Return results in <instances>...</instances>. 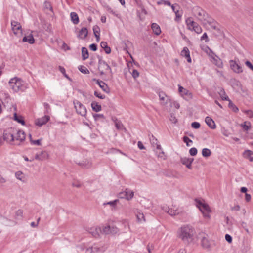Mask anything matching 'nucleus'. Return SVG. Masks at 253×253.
Masks as SVG:
<instances>
[{"label":"nucleus","mask_w":253,"mask_h":253,"mask_svg":"<svg viewBox=\"0 0 253 253\" xmlns=\"http://www.w3.org/2000/svg\"><path fill=\"white\" fill-rule=\"evenodd\" d=\"M195 233V229L192 226L185 225L178 229L177 234L178 238L185 244L189 245L193 241Z\"/></svg>","instance_id":"obj_1"},{"label":"nucleus","mask_w":253,"mask_h":253,"mask_svg":"<svg viewBox=\"0 0 253 253\" xmlns=\"http://www.w3.org/2000/svg\"><path fill=\"white\" fill-rule=\"evenodd\" d=\"M192 12L194 16L203 24H211L212 19L210 17L208 14L199 7H195L193 8Z\"/></svg>","instance_id":"obj_2"},{"label":"nucleus","mask_w":253,"mask_h":253,"mask_svg":"<svg viewBox=\"0 0 253 253\" xmlns=\"http://www.w3.org/2000/svg\"><path fill=\"white\" fill-rule=\"evenodd\" d=\"M10 88L14 92L23 91L27 88V84L20 79L15 77L9 82Z\"/></svg>","instance_id":"obj_3"},{"label":"nucleus","mask_w":253,"mask_h":253,"mask_svg":"<svg viewBox=\"0 0 253 253\" xmlns=\"http://www.w3.org/2000/svg\"><path fill=\"white\" fill-rule=\"evenodd\" d=\"M197 206L202 213L204 217L209 220L211 218L210 213L211 212V210L209 206L200 201L197 202Z\"/></svg>","instance_id":"obj_4"},{"label":"nucleus","mask_w":253,"mask_h":253,"mask_svg":"<svg viewBox=\"0 0 253 253\" xmlns=\"http://www.w3.org/2000/svg\"><path fill=\"white\" fill-rule=\"evenodd\" d=\"M187 28L191 31H194L196 33L200 34L202 29L200 25L196 22L192 20L191 17H189L186 20Z\"/></svg>","instance_id":"obj_5"},{"label":"nucleus","mask_w":253,"mask_h":253,"mask_svg":"<svg viewBox=\"0 0 253 253\" xmlns=\"http://www.w3.org/2000/svg\"><path fill=\"white\" fill-rule=\"evenodd\" d=\"M187 28L191 31H194L196 33L200 34L202 29L200 25L196 22L192 20L191 17H189L186 20Z\"/></svg>","instance_id":"obj_6"},{"label":"nucleus","mask_w":253,"mask_h":253,"mask_svg":"<svg viewBox=\"0 0 253 253\" xmlns=\"http://www.w3.org/2000/svg\"><path fill=\"white\" fill-rule=\"evenodd\" d=\"M26 135L22 130L16 131L14 132V140L12 145H19L25 139Z\"/></svg>","instance_id":"obj_7"},{"label":"nucleus","mask_w":253,"mask_h":253,"mask_svg":"<svg viewBox=\"0 0 253 253\" xmlns=\"http://www.w3.org/2000/svg\"><path fill=\"white\" fill-rule=\"evenodd\" d=\"M98 68L101 75L108 73L112 74V70L110 67L104 61L101 59L99 60Z\"/></svg>","instance_id":"obj_8"},{"label":"nucleus","mask_w":253,"mask_h":253,"mask_svg":"<svg viewBox=\"0 0 253 253\" xmlns=\"http://www.w3.org/2000/svg\"><path fill=\"white\" fill-rule=\"evenodd\" d=\"M73 103L76 112L80 115L85 117L87 113L86 107L78 100L74 101Z\"/></svg>","instance_id":"obj_9"},{"label":"nucleus","mask_w":253,"mask_h":253,"mask_svg":"<svg viewBox=\"0 0 253 253\" xmlns=\"http://www.w3.org/2000/svg\"><path fill=\"white\" fill-rule=\"evenodd\" d=\"M198 238L201 240V246L206 249L210 247L211 243L208 239V236L205 233L202 232L199 234Z\"/></svg>","instance_id":"obj_10"},{"label":"nucleus","mask_w":253,"mask_h":253,"mask_svg":"<svg viewBox=\"0 0 253 253\" xmlns=\"http://www.w3.org/2000/svg\"><path fill=\"white\" fill-rule=\"evenodd\" d=\"M178 91L181 94V95L185 99L189 100L192 98V93L180 85H178Z\"/></svg>","instance_id":"obj_11"},{"label":"nucleus","mask_w":253,"mask_h":253,"mask_svg":"<svg viewBox=\"0 0 253 253\" xmlns=\"http://www.w3.org/2000/svg\"><path fill=\"white\" fill-rule=\"evenodd\" d=\"M14 130L11 129L5 131L3 134V139L12 145L14 140Z\"/></svg>","instance_id":"obj_12"},{"label":"nucleus","mask_w":253,"mask_h":253,"mask_svg":"<svg viewBox=\"0 0 253 253\" xmlns=\"http://www.w3.org/2000/svg\"><path fill=\"white\" fill-rule=\"evenodd\" d=\"M12 30L15 35H20L22 33V27L20 24L15 21L11 22Z\"/></svg>","instance_id":"obj_13"},{"label":"nucleus","mask_w":253,"mask_h":253,"mask_svg":"<svg viewBox=\"0 0 253 253\" xmlns=\"http://www.w3.org/2000/svg\"><path fill=\"white\" fill-rule=\"evenodd\" d=\"M230 67L233 71L236 73H241L243 72L242 67L238 64L235 61L231 60L230 61Z\"/></svg>","instance_id":"obj_14"},{"label":"nucleus","mask_w":253,"mask_h":253,"mask_svg":"<svg viewBox=\"0 0 253 253\" xmlns=\"http://www.w3.org/2000/svg\"><path fill=\"white\" fill-rule=\"evenodd\" d=\"M193 161L194 159L192 158L183 157L181 158L180 159L181 163L183 165H185L187 168L190 169H192L191 164L193 163Z\"/></svg>","instance_id":"obj_15"},{"label":"nucleus","mask_w":253,"mask_h":253,"mask_svg":"<svg viewBox=\"0 0 253 253\" xmlns=\"http://www.w3.org/2000/svg\"><path fill=\"white\" fill-rule=\"evenodd\" d=\"M49 157L48 153L45 151H42L40 153L36 154L35 159L39 161H44Z\"/></svg>","instance_id":"obj_16"},{"label":"nucleus","mask_w":253,"mask_h":253,"mask_svg":"<svg viewBox=\"0 0 253 253\" xmlns=\"http://www.w3.org/2000/svg\"><path fill=\"white\" fill-rule=\"evenodd\" d=\"M93 81H95L96 84L99 85L100 87L106 93H109L110 89L108 85L103 81H99V80H96L95 79H93Z\"/></svg>","instance_id":"obj_17"},{"label":"nucleus","mask_w":253,"mask_h":253,"mask_svg":"<svg viewBox=\"0 0 253 253\" xmlns=\"http://www.w3.org/2000/svg\"><path fill=\"white\" fill-rule=\"evenodd\" d=\"M49 120V116H44L41 118L37 119L35 121V124L37 126H42L45 124Z\"/></svg>","instance_id":"obj_18"},{"label":"nucleus","mask_w":253,"mask_h":253,"mask_svg":"<svg viewBox=\"0 0 253 253\" xmlns=\"http://www.w3.org/2000/svg\"><path fill=\"white\" fill-rule=\"evenodd\" d=\"M211 57L212 58L213 61V63L217 66L219 68H222L223 67V63L220 58H219L216 55H215L214 53H212V55H211Z\"/></svg>","instance_id":"obj_19"},{"label":"nucleus","mask_w":253,"mask_h":253,"mask_svg":"<svg viewBox=\"0 0 253 253\" xmlns=\"http://www.w3.org/2000/svg\"><path fill=\"white\" fill-rule=\"evenodd\" d=\"M181 55L185 57L187 59L188 62H191V59L190 56V52L188 48L187 47H184L183 50L181 52Z\"/></svg>","instance_id":"obj_20"},{"label":"nucleus","mask_w":253,"mask_h":253,"mask_svg":"<svg viewBox=\"0 0 253 253\" xmlns=\"http://www.w3.org/2000/svg\"><path fill=\"white\" fill-rule=\"evenodd\" d=\"M159 96L160 100L163 101L162 102L163 105H166L168 103L169 101H170V99L169 98V97L168 96L165 92L161 91L159 93Z\"/></svg>","instance_id":"obj_21"},{"label":"nucleus","mask_w":253,"mask_h":253,"mask_svg":"<svg viewBox=\"0 0 253 253\" xmlns=\"http://www.w3.org/2000/svg\"><path fill=\"white\" fill-rule=\"evenodd\" d=\"M88 34V31L86 28L84 27L82 28L80 31H79V33L78 35H77L78 38L81 39H84L86 38Z\"/></svg>","instance_id":"obj_22"},{"label":"nucleus","mask_w":253,"mask_h":253,"mask_svg":"<svg viewBox=\"0 0 253 253\" xmlns=\"http://www.w3.org/2000/svg\"><path fill=\"white\" fill-rule=\"evenodd\" d=\"M205 122L211 128L215 129L216 128L215 124L211 117H206L205 118Z\"/></svg>","instance_id":"obj_23"},{"label":"nucleus","mask_w":253,"mask_h":253,"mask_svg":"<svg viewBox=\"0 0 253 253\" xmlns=\"http://www.w3.org/2000/svg\"><path fill=\"white\" fill-rule=\"evenodd\" d=\"M149 139L151 144L153 147L156 146L157 150H161V146L158 144V140L153 135L150 137Z\"/></svg>","instance_id":"obj_24"},{"label":"nucleus","mask_w":253,"mask_h":253,"mask_svg":"<svg viewBox=\"0 0 253 253\" xmlns=\"http://www.w3.org/2000/svg\"><path fill=\"white\" fill-rule=\"evenodd\" d=\"M22 41L23 42H27L30 44H33L35 42V40L32 34H30L27 36L23 37Z\"/></svg>","instance_id":"obj_25"},{"label":"nucleus","mask_w":253,"mask_h":253,"mask_svg":"<svg viewBox=\"0 0 253 253\" xmlns=\"http://www.w3.org/2000/svg\"><path fill=\"white\" fill-rule=\"evenodd\" d=\"M243 156L245 158L249 159L251 162L253 161V152L251 150H246L244 153Z\"/></svg>","instance_id":"obj_26"},{"label":"nucleus","mask_w":253,"mask_h":253,"mask_svg":"<svg viewBox=\"0 0 253 253\" xmlns=\"http://www.w3.org/2000/svg\"><path fill=\"white\" fill-rule=\"evenodd\" d=\"M101 232V228L99 227L92 228L89 231V233L94 237L99 236V232Z\"/></svg>","instance_id":"obj_27"},{"label":"nucleus","mask_w":253,"mask_h":253,"mask_svg":"<svg viewBox=\"0 0 253 253\" xmlns=\"http://www.w3.org/2000/svg\"><path fill=\"white\" fill-rule=\"evenodd\" d=\"M151 28L153 32L157 35H159L161 33V29L160 26L156 23H153L151 25Z\"/></svg>","instance_id":"obj_28"},{"label":"nucleus","mask_w":253,"mask_h":253,"mask_svg":"<svg viewBox=\"0 0 253 253\" xmlns=\"http://www.w3.org/2000/svg\"><path fill=\"white\" fill-rule=\"evenodd\" d=\"M168 213L171 216H174L179 213V210L177 208H176L175 206H173V208H169V211H168Z\"/></svg>","instance_id":"obj_29"},{"label":"nucleus","mask_w":253,"mask_h":253,"mask_svg":"<svg viewBox=\"0 0 253 253\" xmlns=\"http://www.w3.org/2000/svg\"><path fill=\"white\" fill-rule=\"evenodd\" d=\"M101 47L104 49L105 52L107 54L111 53V50L110 47L108 46L107 43L105 42H102L100 43Z\"/></svg>","instance_id":"obj_30"},{"label":"nucleus","mask_w":253,"mask_h":253,"mask_svg":"<svg viewBox=\"0 0 253 253\" xmlns=\"http://www.w3.org/2000/svg\"><path fill=\"white\" fill-rule=\"evenodd\" d=\"M70 16L71 20L74 24H77L79 23V17L76 13L71 12Z\"/></svg>","instance_id":"obj_31"},{"label":"nucleus","mask_w":253,"mask_h":253,"mask_svg":"<svg viewBox=\"0 0 253 253\" xmlns=\"http://www.w3.org/2000/svg\"><path fill=\"white\" fill-rule=\"evenodd\" d=\"M92 109L95 112H99L101 110V106L96 102H92L91 104Z\"/></svg>","instance_id":"obj_32"},{"label":"nucleus","mask_w":253,"mask_h":253,"mask_svg":"<svg viewBox=\"0 0 253 253\" xmlns=\"http://www.w3.org/2000/svg\"><path fill=\"white\" fill-rule=\"evenodd\" d=\"M16 178L23 182H25V175L20 171H17L15 174Z\"/></svg>","instance_id":"obj_33"},{"label":"nucleus","mask_w":253,"mask_h":253,"mask_svg":"<svg viewBox=\"0 0 253 253\" xmlns=\"http://www.w3.org/2000/svg\"><path fill=\"white\" fill-rule=\"evenodd\" d=\"M79 166L84 169H88L92 166V163L89 161H85L84 162L80 163L78 164Z\"/></svg>","instance_id":"obj_34"},{"label":"nucleus","mask_w":253,"mask_h":253,"mask_svg":"<svg viewBox=\"0 0 253 253\" xmlns=\"http://www.w3.org/2000/svg\"><path fill=\"white\" fill-rule=\"evenodd\" d=\"M82 55L83 60H85L89 57L88 52L86 48L82 47Z\"/></svg>","instance_id":"obj_35"},{"label":"nucleus","mask_w":253,"mask_h":253,"mask_svg":"<svg viewBox=\"0 0 253 253\" xmlns=\"http://www.w3.org/2000/svg\"><path fill=\"white\" fill-rule=\"evenodd\" d=\"M136 216L138 222L141 223L145 221V219L143 213L140 212H137Z\"/></svg>","instance_id":"obj_36"},{"label":"nucleus","mask_w":253,"mask_h":253,"mask_svg":"<svg viewBox=\"0 0 253 253\" xmlns=\"http://www.w3.org/2000/svg\"><path fill=\"white\" fill-rule=\"evenodd\" d=\"M211 154V151L208 148H204L202 151V155L204 157H208Z\"/></svg>","instance_id":"obj_37"},{"label":"nucleus","mask_w":253,"mask_h":253,"mask_svg":"<svg viewBox=\"0 0 253 253\" xmlns=\"http://www.w3.org/2000/svg\"><path fill=\"white\" fill-rule=\"evenodd\" d=\"M220 97L223 100H229V97L226 95L225 92L223 89H221L219 92Z\"/></svg>","instance_id":"obj_38"},{"label":"nucleus","mask_w":253,"mask_h":253,"mask_svg":"<svg viewBox=\"0 0 253 253\" xmlns=\"http://www.w3.org/2000/svg\"><path fill=\"white\" fill-rule=\"evenodd\" d=\"M101 233L105 234H111V226L108 225L103 227L102 229H101Z\"/></svg>","instance_id":"obj_39"},{"label":"nucleus","mask_w":253,"mask_h":253,"mask_svg":"<svg viewBox=\"0 0 253 253\" xmlns=\"http://www.w3.org/2000/svg\"><path fill=\"white\" fill-rule=\"evenodd\" d=\"M241 126L245 130H248L251 127V123L249 122H245L243 124H241Z\"/></svg>","instance_id":"obj_40"},{"label":"nucleus","mask_w":253,"mask_h":253,"mask_svg":"<svg viewBox=\"0 0 253 253\" xmlns=\"http://www.w3.org/2000/svg\"><path fill=\"white\" fill-rule=\"evenodd\" d=\"M118 202H119V200L116 199L112 201H110V202H108L107 203H103V205H109L111 207H112L113 208H115L117 204L118 203Z\"/></svg>","instance_id":"obj_41"},{"label":"nucleus","mask_w":253,"mask_h":253,"mask_svg":"<svg viewBox=\"0 0 253 253\" xmlns=\"http://www.w3.org/2000/svg\"><path fill=\"white\" fill-rule=\"evenodd\" d=\"M228 106L235 112H237L239 110L238 107L235 104H234L230 100H229Z\"/></svg>","instance_id":"obj_42"},{"label":"nucleus","mask_w":253,"mask_h":253,"mask_svg":"<svg viewBox=\"0 0 253 253\" xmlns=\"http://www.w3.org/2000/svg\"><path fill=\"white\" fill-rule=\"evenodd\" d=\"M14 120L18 123H21L22 125L24 124V121L22 119V117L21 116H18L16 113L14 114Z\"/></svg>","instance_id":"obj_43"},{"label":"nucleus","mask_w":253,"mask_h":253,"mask_svg":"<svg viewBox=\"0 0 253 253\" xmlns=\"http://www.w3.org/2000/svg\"><path fill=\"white\" fill-rule=\"evenodd\" d=\"M126 192L127 194L126 195V197H125V199L127 200H129L133 197L134 193L132 191L130 190H126Z\"/></svg>","instance_id":"obj_44"},{"label":"nucleus","mask_w":253,"mask_h":253,"mask_svg":"<svg viewBox=\"0 0 253 253\" xmlns=\"http://www.w3.org/2000/svg\"><path fill=\"white\" fill-rule=\"evenodd\" d=\"M79 70L83 73L87 74L89 73L88 70L85 67L81 66L79 67Z\"/></svg>","instance_id":"obj_45"},{"label":"nucleus","mask_w":253,"mask_h":253,"mask_svg":"<svg viewBox=\"0 0 253 253\" xmlns=\"http://www.w3.org/2000/svg\"><path fill=\"white\" fill-rule=\"evenodd\" d=\"M23 211L22 210H18L16 211L15 215L17 218H21L22 217Z\"/></svg>","instance_id":"obj_46"},{"label":"nucleus","mask_w":253,"mask_h":253,"mask_svg":"<svg viewBox=\"0 0 253 253\" xmlns=\"http://www.w3.org/2000/svg\"><path fill=\"white\" fill-rule=\"evenodd\" d=\"M93 31L94 34V36L96 35H99L100 33V28L97 26L95 25L93 27Z\"/></svg>","instance_id":"obj_47"},{"label":"nucleus","mask_w":253,"mask_h":253,"mask_svg":"<svg viewBox=\"0 0 253 253\" xmlns=\"http://www.w3.org/2000/svg\"><path fill=\"white\" fill-rule=\"evenodd\" d=\"M189 153L191 156H195L197 154V150L196 148H192L189 150Z\"/></svg>","instance_id":"obj_48"},{"label":"nucleus","mask_w":253,"mask_h":253,"mask_svg":"<svg viewBox=\"0 0 253 253\" xmlns=\"http://www.w3.org/2000/svg\"><path fill=\"white\" fill-rule=\"evenodd\" d=\"M131 75L133 78L135 79L136 78L139 77V73L136 69H133L131 73Z\"/></svg>","instance_id":"obj_49"},{"label":"nucleus","mask_w":253,"mask_h":253,"mask_svg":"<svg viewBox=\"0 0 253 253\" xmlns=\"http://www.w3.org/2000/svg\"><path fill=\"white\" fill-rule=\"evenodd\" d=\"M183 140L186 143L187 146H189V142L192 143V141L187 136H184Z\"/></svg>","instance_id":"obj_50"},{"label":"nucleus","mask_w":253,"mask_h":253,"mask_svg":"<svg viewBox=\"0 0 253 253\" xmlns=\"http://www.w3.org/2000/svg\"><path fill=\"white\" fill-rule=\"evenodd\" d=\"M115 126L118 129H122L123 128V126L122 123L117 121L115 122Z\"/></svg>","instance_id":"obj_51"},{"label":"nucleus","mask_w":253,"mask_h":253,"mask_svg":"<svg viewBox=\"0 0 253 253\" xmlns=\"http://www.w3.org/2000/svg\"><path fill=\"white\" fill-rule=\"evenodd\" d=\"M191 126L195 129H198L200 127V124L198 122H194L191 124Z\"/></svg>","instance_id":"obj_52"},{"label":"nucleus","mask_w":253,"mask_h":253,"mask_svg":"<svg viewBox=\"0 0 253 253\" xmlns=\"http://www.w3.org/2000/svg\"><path fill=\"white\" fill-rule=\"evenodd\" d=\"M94 95L95 96L100 99H104L105 97V95H102L100 93L98 92L97 91H94Z\"/></svg>","instance_id":"obj_53"},{"label":"nucleus","mask_w":253,"mask_h":253,"mask_svg":"<svg viewBox=\"0 0 253 253\" xmlns=\"http://www.w3.org/2000/svg\"><path fill=\"white\" fill-rule=\"evenodd\" d=\"M160 151L159 152L158 151L156 152V154L158 157L164 159V152L161 150H159Z\"/></svg>","instance_id":"obj_54"},{"label":"nucleus","mask_w":253,"mask_h":253,"mask_svg":"<svg viewBox=\"0 0 253 253\" xmlns=\"http://www.w3.org/2000/svg\"><path fill=\"white\" fill-rule=\"evenodd\" d=\"M41 139H38V140H33L32 139H31V143L34 145H41Z\"/></svg>","instance_id":"obj_55"},{"label":"nucleus","mask_w":253,"mask_h":253,"mask_svg":"<svg viewBox=\"0 0 253 253\" xmlns=\"http://www.w3.org/2000/svg\"><path fill=\"white\" fill-rule=\"evenodd\" d=\"M94 253H98L102 251V249L97 246H93Z\"/></svg>","instance_id":"obj_56"},{"label":"nucleus","mask_w":253,"mask_h":253,"mask_svg":"<svg viewBox=\"0 0 253 253\" xmlns=\"http://www.w3.org/2000/svg\"><path fill=\"white\" fill-rule=\"evenodd\" d=\"M93 117L95 120H97L100 118H104V115L103 114H96L93 115Z\"/></svg>","instance_id":"obj_57"},{"label":"nucleus","mask_w":253,"mask_h":253,"mask_svg":"<svg viewBox=\"0 0 253 253\" xmlns=\"http://www.w3.org/2000/svg\"><path fill=\"white\" fill-rule=\"evenodd\" d=\"M245 64L249 68L253 71V65L252 64L250 61H246Z\"/></svg>","instance_id":"obj_58"},{"label":"nucleus","mask_w":253,"mask_h":253,"mask_svg":"<svg viewBox=\"0 0 253 253\" xmlns=\"http://www.w3.org/2000/svg\"><path fill=\"white\" fill-rule=\"evenodd\" d=\"M127 193L126 190V191H125L124 192L120 193L119 194L118 196L120 198H125V197H126V195H127Z\"/></svg>","instance_id":"obj_59"},{"label":"nucleus","mask_w":253,"mask_h":253,"mask_svg":"<svg viewBox=\"0 0 253 253\" xmlns=\"http://www.w3.org/2000/svg\"><path fill=\"white\" fill-rule=\"evenodd\" d=\"M89 48L91 50L93 51H95L97 49V45L95 43L90 44L89 46Z\"/></svg>","instance_id":"obj_60"},{"label":"nucleus","mask_w":253,"mask_h":253,"mask_svg":"<svg viewBox=\"0 0 253 253\" xmlns=\"http://www.w3.org/2000/svg\"><path fill=\"white\" fill-rule=\"evenodd\" d=\"M118 228L114 226H111V234H116L118 232Z\"/></svg>","instance_id":"obj_61"},{"label":"nucleus","mask_w":253,"mask_h":253,"mask_svg":"<svg viewBox=\"0 0 253 253\" xmlns=\"http://www.w3.org/2000/svg\"><path fill=\"white\" fill-rule=\"evenodd\" d=\"M169 120L172 123L174 124L176 123L177 121V119L173 115H171Z\"/></svg>","instance_id":"obj_62"},{"label":"nucleus","mask_w":253,"mask_h":253,"mask_svg":"<svg viewBox=\"0 0 253 253\" xmlns=\"http://www.w3.org/2000/svg\"><path fill=\"white\" fill-rule=\"evenodd\" d=\"M225 239L228 243H231L232 241V237L229 234L225 235Z\"/></svg>","instance_id":"obj_63"},{"label":"nucleus","mask_w":253,"mask_h":253,"mask_svg":"<svg viewBox=\"0 0 253 253\" xmlns=\"http://www.w3.org/2000/svg\"><path fill=\"white\" fill-rule=\"evenodd\" d=\"M231 209L232 211H238L240 210V207L239 205H235L233 207H232L231 208Z\"/></svg>","instance_id":"obj_64"}]
</instances>
